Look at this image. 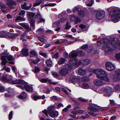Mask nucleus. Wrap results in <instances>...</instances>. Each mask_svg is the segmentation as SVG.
Wrapping results in <instances>:
<instances>
[{"mask_svg": "<svg viewBox=\"0 0 120 120\" xmlns=\"http://www.w3.org/2000/svg\"><path fill=\"white\" fill-rule=\"evenodd\" d=\"M91 72L94 73L96 75L98 78L108 82L110 81L109 78L107 76L105 71L101 69H97L96 70H92Z\"/></svg>", "mask_w": 120, "mask_h": 120, "instance_id": "f257e3e1", "label": "nucleus"}, {"mask_svg": "<svg viewBox=\"0 0 120 120\" xmlns=\"http://www.w3.org/2000/svg\"><path fill=\"white\" fill-rule=\"evenodd\" d=\"M110 16L113 22L118 21L120 18V8H113L110 11Z\"/></svg>", "mask_w": 120, "mask_h": 120, "instance_id": "f03ea898", "label": "nucleus"}, {"mask_svg": "<svg viewBox=\"0 0 120 120\" xmlns=\"http://www.w3.org/2000/svg\"><path fill=\"white\" fill-rule=\"evenodd\" d=\"M77 54L76 52L74 50L71 52L69 53L68 56L70 58L69 63L72 65H75L76 67H78L80 63L77 60L76 56Z\"/></svg>", "mask_w": 120, "mask_h": 120, "instance_id": "7ed1b4c3", "label": "nucleus"}, {"mask_svg": "<svg viewBox=\"0 0 120 120\" xmlns=\"http://www.w3.org/2000/svg\"><path fill=\"white\" fill-rule=\"evenodd\" d=\"M12 76L11 75H6L4 77H1L2 79L4 81L12 84H18L20 82L24 83V82L21 79L12 80Z\"/></svg>", "mask_w": 120, "mask_h": 120, "instance_id": "20e7f679", "label": "nucleus"}, {"mask_svg": "<svg viewBox=\"0 0 120 120\" xmlns=\"http://www.w3.org/2000/svg\"><path fill=\"white\" fill-rule=\"evenodd\" d=\"M20 80H22L24 82V83L20 82L18 84L19 85L18 86L21 89L24 90H26V91L28 92H31L33 91V88L32 87L30 86L28 84L25 83V82L22 79H21Z\"/></svg>", "mask_w": 120, "mask_h": 120, "instance_id": "39448f33", "label": "nucleus"}, {"mask_svg": "<svg viewBox=\"0 0 120 120\" xmlns=\"http://www.w3.org/2000/svg\"><path fill=\"white\" fill-rule=\"evenodd\" d=\"M118 40L116 38H113L112 39L111 41H109L108 39L106 38H105L102 40L101 41V43L102 44H107L109 43H111L113 45L115 44H117L118 45L120 46V43L118 44L119 41H118Z\"/></svg>", "mask_w": 120, "mask_h": 120, "instance_id": "423d86ee", "label": "nucleus"}, {"mask_svg": "<svg viewBox=\"0 0 120 120\" xmlns=\"http://www.w3.org/2000/svg\"><path fill=\"white\" fill-rule=\"evenodd\" d=\"M101 89L104 91L105 93L104 95L108 96H110L113 91L112 88L108 86L103 87Z\"/></svg>", "mask_w": 120, "mask_h": 120, "instance_id": "0eeeda50", "label": "nucleus"}, {"mask_svg": "<svg viewBox=\"0 0 120 120\" xmlns=\"http://www.w3.org/2000/svg\"><path fill=\"white\" fill-rule=\"evenodd\" d=\"M7 58L8 60L13 61L14 59L12 56L11 55L9 56H3L1 57V60L2 61L1 63L2 65H4L7 62L6 58Z\"/></svg>", "mask_w": 120, "mask_h": 120, "instance_id": "6e6552de", "label": "nucleus"}, {"mask_svg": "<svg viewBox=\"0 0 120 120\" xmlns=\"http://www.w3.org/2000/svg\"><path fill=\"white\" fill-rule=\"evenodd\" d=\"M35 14L32 12H28L27 14V16L29 18V20H30V23L31 26L34 29L35 26V21L33 19H32L35 15Z\"/></svg>", "mask_w": 120, "mask_h": 120, "instance_id": "1a4fd4ad", "label": "nucleus"}, {"mask_svg": "<svg viewBox=\"0 0 120 120\" xmlns=\"http://www.w3.org/2000/svg\"><path fill=\"white\" fill-rule=\"evenodd\" d=\"M105 12L103 11H97L95 15L96 19H102L105 16Z\"/></svg>", "mask_w": 120, "mask_h": 120, "instance_id": "9d476101", "label": "nucleus"}, {"mask_svg": "<svg viewBox=\"0 0 120 120\" xmlns=\"http://www.w3.org/2000/svg\"><path fill=\"white\" fill-rule=\"evenodd\" d=\"M105 65L107 70L109 71H112L115 69V66L110 62H107Z\"/></svg>", "mask_w": 120, "mask_h": 120, "instance_id": "9b49d317", "label": "nucleus"}, {"mask_svg": "<svg viewBox=\"0 0 120 120\" xmlns=\"http://www.w3.org/2000/svg\"><path fill=\"white\" fill-rule=\"evenodd\" d=\"M6 35L11 38H13L14 36V35L13 33H9V32H7L6 33V32L4 31L0 32V37H4Z\"/></svg>", "mask_w": 120, "mask_h": 120, "instance_id": "f8f14e48", "label": "nucleus"}, {"mask_svg": "<svg viewBox=\"0 0 120 120\" xmlns=\"http://www.w3.org/2000/svg\"><path fill=\"white\" fill-rule=\"evenodd\" d=\"M6 4L9 6L10 8H13L16 5V3L13 0H8Z\"/></svg>", "mask_w": 120, "mask_h": 120, "instance_id": "ddd939ff", "label": "nucleus"}, {"mask_svg": "<svg viewBox=\"0 0 120 120\" xmlns=\"http://www.w3.org/2000/svg\"><path fill=\"white\" fill-rule=\"evenodd\" d=\"M73 11L74 12L79 11V15L80 17H83L85 16L84 14L83 11L81 10L80 8L79 7H76L74 8Z\"/></svg>", "mask_w": 120, "mask_h": 120, "instance_id": "4468645a", "label": "nucleus"}, {"mask_svg": "<svg viewBox=\"0 0 120 120\" xmlns=\"http://www.w3.org/2000/svg\"><path fill=\"white\" fill-rule=\"evenodd\" d=\"M97 105L93 104H90L88 107V109L89 110L94 112L97 111L98 110V109L97 108Z\"/></svg>", "mask_w": 120, "mask_h": 120, "instance_id": "2eb2a0df", "label": "nucleus"}, {"mask_svg": "<svg viewBox=\"0 0 120 120\" xmlns=\"http://www.w3.org/2000/svg\"><path fill=\"white\" fill-rule=\"evenodd\" d=\"M110 77L115 81L120 80V71L118 72V73L115 75L114 77L113 75H111Z\"/></svg>", "mask_w": 120, "mask_h": 120, "instance_id": "dca6fc26", "label": "nucleus"}, {"mask_svg": "<svg viewBox=\"0 0 120 120\" xmlns=\"http://www.w3.org/2000/svg\"><path fill=\"white\" fill-rule=\"evenodd\" d=\"M60 25V23L59 22H55L53 23L52 26L54 27H56L57 28L55 29V30L56 31H58L61 28L59 26Z\"/></svg>", "mask_w": 120, "mask_h": 120, "instance_id": "f3484780", "label": "nucleus"}, {"mask_svg": "<svg viewBox=\"0 0 120 120\" xmlns=\"http://www.w3.org/2000/svg\"><path fill=\"white\" fill-rule=\"evenodd\" d=\"M68 73V71L64 68H61L59 71L60 74L62 76H65Z\"/></svg>", "mask_w": 120, "mask_h": 120, "instance_id": "a211bd4d", "label": "nucleus"}, {"mask_svg": "<svg viewBox=\"0 0 120 120\" xmlns=\"http://www.w3.org/2000/svg\"><path fill=\"white\" fill-rule=\"evenodd\" d=\"M55 107L54 106H51L48 108V110L49 112L48 114L49 116H53V115L51 114V112L54 111Z\"/></svg>", "mask_w": 120, "mask_h": 120, "instance_id": "6ab92c4d", "label": "nucleus"}, {"mask_svg": "<svg viewBox=\"0 0 120 120\" xmlns=\"http://www.w3.org/2000/svg\"><path fill=\"white\" fill-rule=\"evenodd\" d=\"M94 84L97 86H100L102 85L103 82L100 80L97 79L94 80Z\"/></svg>", "mask_w": 120, "mask_h": 120, "instance_id": "aec40b11", "label": "nucleus"}, {"mask_svg": "<svg viewBox=\"0 0 120 120\" xmlns=\"http://www.w3.org/2000/svg\"><path fill=\"white\" fill-rule=\"evenodd\" d=\"M78 79L75 76L71 77L69 79V81L75 84V83L78 81Z\"/></svg>", "mask_w": 120, "mask_h": 120, "instance_id": "412c9836", "label": "nucleus"}, {"mask_svg": "<svg viewBox=\"0 0 120 120\" xmlns=\"http://www.w3.org/2000/svg\"><path fill=\"white\" fill-rule=\"evenodd\" d=\"M71 64L69 63L68 64H67L64 66V68L67 71L70 70L73 68V67Z\"/></svg>", "mask_w": 120, "mask_h": 120, "instance_id": "4be33fe9", "label": "nucleus"}, {"mask_svg": "<svg viewBox=\"0 0 120 120\" xmlns=\"http://www.w3.org/2000/svg\"><path fill=\"white\" fill-rule=\"evenodd\" d=\"M33 98L34 100H36L40 99H43L45 98V96L44 95L41 96L35 95L33 96Z\"/></svg>", "mask_w": 120, "mask_h": 120, "instance_id": "5701e85b", "label": "nucleus"}, {"mask_svg": "<svg viewBox=\"0 0 120 120\" xmlns=\"http://www.w3.org/2000/svg\"><path fill=\"white\" fill-rule=\"evenodd\" d=\"M67 61V59L63 58H61L59 59L58 61V63L60 65L65 63Z\"/></svg>", "mask_w": 120, "mask_h": 120, "instance_id": "b1692460", "label": "nucleus"}, {"mask_svg": "<svg viewBox=\"0 0 120 120\" xmlns=\"http://www.w3.org/2000/svg\"><path fill=\"white\" fill-rule=\"evenodd\" d=\"M22 55L24 56H27L29 54L28 50V49H24L22 51Z\"/></svg>", "mask_w": 120, "mask_h": 120, "instance_id": "393cba45", "label": "nucleus"}, {"mask_svg": "<svg viewBox=\"0 0 120 120\" xmlns=\"http://www.w3.org/2000/svg\"><path fill=\"white\" fill-rule=\"evenodd\" d=\"M78 73L80 75H83L86 73V71L83 69H80L78 70Z\"/></svg>", "mask_w": 120, "mask_h": 120, "instance_id": "a878e982", "label": "nucleus"}, {"mask_svg": "<svg viewBox=\"0 0 120 120\" xmlns=\"http://www.w3.org/2000/svg\"><path fill=\"white\" fill-rule=\"evenodd\" d=\"M90 60L89 59H85L83 60L82 62V64L84 65H86L89 64L91 63Z\"/></svg>", "mask_w": 120, "mask_h": 120, "instance_id": "bb28decb", "label": "nucleus"}, {"mask_svg": "<svg viewBox=\"0 0 120 120\" xmlns=\"http://www.w3.org/2000/svg\"><path fill=\"white\" fill-rule=\"evenodd\" d=\"M94 1L92 0H87V2L86 3V5L90 7L93 4Z\"/></svg>", "mask_w": 120, "mask_h": 120, "instance_id": "cd10ccee", "label": "nucleus"}, {"mask_svg": "<svg viewBox=\"0 0 120 120\" xmlns=\"http://www.w3.org/2000/svg\"><path fill=\"white\" fill-rule=\"evenodd\" d=\"M26 97V93L24 92H22L19 96V98L21 99H24Z\"/></svg>", "mask_w": 120, "mask_h": 120, "instance_id": "c85d7f7f", "label": "nucleus"}, {"mask_svg": "<svg viewBox=\"0 0 120 120\" xmlns=\"http://www.w3.org/2000/svg\"><path fill=\"white\" fill-rule=\"evenodd\" d=\"M82 87L84 89H88L89 88V86L87 83H83L82 84Z\"/></svg>", "mask_w": 120, "mask_h": 120, "instance_id": "c756f323", "label": "nucleus"}, {"mask_svg": "<svg viewBox=\"0 0 120 120\" xmlns=\"http://www.w3.org/2000/svg\"><path fill=\"white\" fill-rule=\"evenodd\" d=\"M29 62L31 65H32L33 64H37V62L35 60L30 59L29 60Z\"/></svg>", "mask_w": 120, "mask_h": 120, "instance_id": "7c9ffc66", "label": "nucleus"}, {"mask_svg": "<svg viewBox=\"0 0 120 120\" xmlns=\"http://www.w3.org/2000/svg\"><path fill=\"white\" fill-rule=\"evenodd\" d=\"M46 63L47 65L49 66L50 67L52 66V62L50 59H47L46 61Z\"/></svg>", "mask_w": 120, "mask_h": 120, "instance_id": "2f4dec72", "label": "nucleus"}, {"mask_svg": "<svg viewBox=\"0 0 120 120\" xmlns=\"http://www.w3.org/2000/svg\"><path fill=\"white\" fill-rule=\"evenodd\" d=\"M77 55H78L79 56H82L85 55V53L83 52L81 50H79L77 52Z\"/></svg>", "mask_w": 120, "mask_h": 120, "instance_id": "473e14b6", "label": "nucleus"}, {"mask_svg": "<svg viewBox=\"0 0 120 120\" xmlns=\"http://www.w3.org/2000/svg\"><path fill=\"white\" fill-rule=\"evenodd\" d=\"M51 114L53 115V116H50L51 117H54L58 116V112L57 111H53L51 112Z\"/></svg>", "mask_w": 120, "mask_h": 120, "instance_id": "72a5a7b5", "label": "nucleus"}, {"mask_svg": "<svg viewBox=\"0 0 120 120\" xmlns=\"http://www.w3.org/2000/svg\"><path fill=\"white\" fill-rule=\"evenodd\" d=\"M19 25L22 26L26 29H28L29 28V26H28L26 25L24 23H19Z\"/></svg>", "mask_w": 120, "mask_h": 120, "instance_id": "f704fd0d", "label": "nucleus"}, {"mask_svg": "<svg viewBox=\"0 0 120 120\" xmlns=\"http://www.w3.org/2000/svg\"><path fill=\"white\" fill-rule=\"evenodd\" d=\"M82 80L84 81H88L89 80V79L88 77L84 76L82 78Z\"/></svg>", "mask_w": 120, "mask_h": 120, "instance_id": "c9c22d12", "label": "nucleus"}, {"mask_svg": "<svg viewBox=\"0 0 120 120\" xmlns=\"http://www.w3.org/2000/svg\"><path fill=\"white\" fill-rule=\"evenodd\" d=\"M21 7L22 9L26 10H27L28 8L26 6V3H25L24 4L21 5Z\"/></svg>", "mask_w": 120, "mask_h": 120, "instance_id": "e433bc0d", "label": "nucleus"}, {"mask_svg": "<svg viewBox=\"0 0 120 120\" xmlns=\"http://www.w3.org/2000/svg\"><path fill=\"white\" fill-rule=\"evenodd\" d=\"M56 5L55 3H49L48 4H44L43 6H55Z\"/></svg>", "mask_w": 120, "mask_h": 120, "instance_id": "4c0bfd02", "label": "nucleus"}, {"mask_svg": "<svg viewBox=\"0 0 120 120\" xmlns=\"http://www.w3.org/2000/svg\"><path fill=\"white\" fill-rule=\"evenodd\" d=\"M75 24H76L81 22V20L78 17L76 16L75 20Z\"/></svg>", "mask_w": 120, "mask_h": 120, "instance_id": "58836bf2", "label": "nucleus"}, {"mask_svg": "<svg viewBox=\"0 0 120 120\" xmlns=\"http://www.w3.org/2000/svg\"><path fill=\"white\" fill-rule=\"evenodd\" d=\"M40 81L43 83H46L48 81V79L47 78L46 79L42 78L39 80Z\"/></svg>", "mask_w": 120, "mask_h": 120, "instance_id": "ea45409f", "label": "nucleus"}, {"mask_svg": "<svg viewBox=\"0 0 120 120\" xmlns=\"http://www.w3.org/2000/svg\"><path fill=\"white\" fill-rule=\"evenodd\" d=\"M115 89L117 91H120V84L116 85L115 86Z\"/></svg>", "mask_w": 120, "mask_h": 120, "instance_id": "a19ab883", "label": "nucleus"}, {"mask_svg": "<svg viewBox=\"0 0 120 120\" xmlns=\"http://www.w3.org/2000/svg\"><path fill=\"white\" fill-rule=\"evenodd\" d=\"M13 95V94L11 93L10 92H9L7 93H5V94L4 96L6 97H11V96Z\"/></svg>", "mask_w": 120, "mask_h": 120, "instance_id": "79ce46f5", "label": "nucleus"}, {"mask_svg": "<svg viewBox=\"0 0 120 120\" xmlns=\"http://www.w3.org/2000/svg\"><path fill=\"white\" fill-rule=\"evenodd\" d=\"M25 11L24 10H21L19 13V15H20L23 16L25 15Z\"/></svg>", "mask_w": 120, "mask_h": 120, "instance_id": "37998d69", "label": "nucleus"}, {"mask_svg": "<svg viewBox=\"0 0 120 120\" xmlns=\"http://www.w3.org/2000/svg\"><path fill=\"white\" fill-rule=\"evenodd\" d=\"M115 57L117 60H120V53H116L115 56Z\"/></svg>", "mask_w": 120, "mask_h": 120, "instance_id": "c03bdc74", "label": "nucleus"}, {"mask_svg": "<svg viewBox=\"0 0 120 120\" xmlns=\"http://www.w3.org/2000/svg\"><path fill=\"white\" fill-rule=\"evenodd\" d=\"M71 105H68L66 107L63 109V111L64 112H67L68 110V109L71 108Z\"/></svg>", "mask_w": 120, "mask_h": 120, "instance_id": "a18cd8bd", "label": "nucleus"}, {"mask_svg": "<svg viewBox=\"0 0 120 120\" xmlns=\"http://www.w3.org/2000/svg\"><path fill=\"white\" fill-rule=\"evenodd\" d=\"M40 70V68L36 66L35 67V69L33 71L35 73H37Z\"/></svg>", "mask_w": 120, "mask_h": 120, "instance_id": "49530a36", "label": "nucleus"}, {"mask_svg": "<svg viewBox=\"0 0 120 120\" xmlns=\"http://www.w3.org/2000/svg\"><path fill=\"white\" fill-rule=\"evenodd\" d=\"M30 54L32 55L33 56H35L37 55V53L34 50H31L30 52Z\"/></svg>", "mask_w": 120, "mask_h": 120, "instance_id": "de8ad7c7", "label": "nucleus"}, {"mask_svg": "<svg viewBox=\"0 0 120 120\" xmlns=\"http://www.w3.org/2000/svg\"><path fill=\"white\" fill-rule=\"evenodd\" d=\"M24 19L23 17H22L20 16H17L15 19L16 21H18L19 20H23Z\"/></svg>", "mask_w": 120, "mask_h": 120, "instance_id": "09e8293b", "label": "nucleus"}, {"mask_svg": "<svg viewBox=\"0 0 120 120\" xmlns=\"http://www.w3.org/2000/svg\"><path fill=\"white\" fill-rule=\"evenodd\" d=\"M52 75L54 76L56 78L58 77L59 75L56 72H52Z\"/></svg>", "mask_w": 120, "mask_h": 120, "instance_id": "8fccbe9b", "label": "nucleus"}, {"mask_svg": "<svg viewBox=\"0 0 120 120\" xmlns=\"http://www.w3.org/2000/svg\"><path fill=\"white\" fill-rule=\"evenodd\" d=\"M88 47V46L87 45H84L83 46H82L81 47V49H87Z\"/></svg>", "mask_w": 120, "mask_h": 120, "instance_id": "3c124183", "label": "nucleus"}, {"mask_svg": "<svg viewBox=\"0 0 120 120\" xmlns=\"http://www.w3.org/2000/svg\"><path fill=\"white\" fill-rule=\"evenodd\" d=\"M70 19L72 21H73L75 20V17L76 16H75L73 15H70Z\"/></svg>", "mask_w": 120, "mask_h": 120, "instance_id": "603ef678", "label": "nucleus"}, {"mask_svg": "<svg viewBox=\"0 0 120 120\" xmlns=\"http://www.w3.org/2000/svg\"><path fill=\"white\" fill-rule=\"evenodd\" d=\"M6 6L5 4L0 3V8H6Z\"/></svg>", "mask_w": 120, "mask_h": 120, "instance_id": "864d4df0", "label": "nucleus"}, {"mask_svg": "<svg viewBox=\"0 0 120 120\" xmlns=\"http://www.w3.org/2000/svg\"><path fill=\"white\" fill-rule=\"evenodd\" d=\"M44 92L46 94H49L50 92V90L48 89L45 88L44 89Z\"/></svg>", "mask_w": 120, "mask_h": 120, "instance_id": "5fc2aeb1", "label": "nucleus"}, {"mask_svg": "<svg viewBox=\"0 0 120 120\" xmlns=\"http://www.w3.org/2000/svg\"><path fill=\"white\" fill-rule=\"evenodd\" d=\"M5 91V89L4 88L1 86H0V92H2Z\"/></svg>", "mask_w": 120, "mask_h": 120, "instance_id": "6e6d98bb", "label": "nucleus"}, {"mask_svg": "<svg viewBox=\"0 0 120 120\" xmlns=\"http://www.w3.org/2000/svg\"><path fill=\"white\" fill-rule=\"evenodd\" d=\"M12 111H11L9 113V120H11L12 118Z\"/></svg>", "mask_w": 120, "mask_h": 120, "instance_id": "4d7b16f0", "label": "nucleus"}, {"mask_svg": "<svg viewBox=\"0 0 120 120\" xmlns=\"http://www.w3.org/2000/svg\"><path fill=\"white\" fill-rule=\"evenodd\" d=\"M63 56L65 58H68V54L67 52H64L63 54Z\"/></svg>", "mask_w": 120, "mask_h": 120, "instance_id": "13d9d810", "label": "nucleus"}, {"mask_svg": "<svg viewBox=\"0 0 120 120\" xmlns=\"http://www.w3.org/2000/svg\"><path fill=\"white\" fill-rule=\"evenodd\" d=\"M47 111L46 109H45L44 110L42 111V112L47 117L48 116V115L47 112Z\"/></svg>", "mask_w": 120, "mask_h": 120, "instance_id": "bf43d9fd", "label": "nucleus"}, {"mask_svg": "<svg viewBox=\"0 0 120 120\" xmlns=\"http://www.w3.org/2000/svg\"><path fill=\"white\" fill-rule=\"evenodd\" d=\"M110 104L112 105H114L115 104L114 101L113 100H110Z\"/></svg>", "mask_w": 120, "mask_h": 120, "instance_id": "052dcab7", "label": "nucleus"}, {"mask_svg": "<svg viewBox=\"0 0 120 120\" xmlns=\"http://www.w3.org/2000/svg\"><path fill=\"white\" fill-rule=\"evenodd\" d=\"M58 53L57 52L53 55L52 56V57L53 58H56L58 57Z\"/></svg>", "mask_w": 120, "mask_h": 120, "instance_id": "680f3d73", "label": "nucleus"}, {"mask_svg": "<svg viewBox=\"0 0 120 120\" xmlns=\"http://www.w3.org/2000/svg\"><path fill=\"white\" fill-rule=\"evenodd\" d=\"M38 39L40 41L43 43L45 42L46 41L45 40L42 38L39 37L38 38Z\"/></svg>", "mask_w": 120, "mask_h": 120, "instance_id": "e2e57ef3", "label": "nucleus"}, {"mask_svg": "<svg viewBox=\"0 0 120 120\" xmlns=\"http://www.w3.org/2000/svg\"><path fill=\"white\" fill-rule=\"evenodd\" d=\"M57 98L56 96H53L51 97V100L52 101H55L57 99Z\"/></svg>", "mask_w": 120, "mask_h": 120, "instance_id": "0e129e2a", "label": "nucleus"}, {"mask_svg": "<svg viewBox=\"0 0 120 120\" xmlns=\"http://www.w3.org/2000/svg\"><path fill=\"white\" fill-rule=\"evenodd\" d=\"M66 20L65 18H61L60 19V21L61 22H64Z\"/></svg>", "mask_w": 120, "mask_h": 120, "instance_id": "69168bd1", "label": "nucleus"}, {"mask_svg": "<svg viewBox=\"0 0 120 120\" xmlns=\"http://www.w3.org/2000/svg\"><path fill=\"white\" fill-rule=\"evenodd\" d=\"M71 100L74 102H75L76 104L79 105V103L77 102L75 100L74 98H71Z\"/></svg>", "mask_w": 120, "mask_h": 120, "instance_id": "338daca9", "label": "nucleus"}, {"mask_svg": "<svg viewBox=\"0 0 120 120\" xmlns=\"http://www.w3.org/2000/svg\"><path fill=\"white\" fill-rule=\"evenodd\" d=\"M5 69V70L7 72H9L10 69L8 68H6L5 67H4L3 68V70Z\"/></svg>", "mask_w": 120, "mask_h": 120, "instance_id": "774afa93", "label": "nucleus"}]
</instances>
